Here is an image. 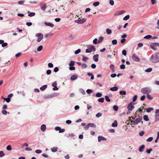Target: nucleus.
I'll use <instances>...</instances> for the list:
<instances>
[{
	"label": "nucleus",
	"instance_id": "obj_61",
	"mask_svg": "<svg viewBox=\"0 0 159 159\" xmlns=\"http://www.w3.org/2000/svg\"><path fill=\"white\" fill-rule=\"evenodd\" d=\"M97 41L98 39L97 38L95 39L93 41V43L94 44H97V43H98Z\"/></svg>",
	"mask_w": 159,
	"mask_h": 159
},
{
	"label": "nucleus",
	"instance_id": "obj_31",
	"mask_svg": "<svg viewBox=\"0 0 159 159\" xmlns=\"http://www.w3.org/2000/svg\"><path fill=\"white\" fill-rule=\"evenodd\" d=\"M104 100V98H99L98 99V101L99 102H103Z\"/></svg>",
	"mask_w": 159,
	"mask_h": 159
},
{
	"label": "nucleus",
	"instance_id": "obj_40",
	"mask_svg": "<svg viewBox=\"0 0 159 159\" xmlns=\"http://www.w3.org/2000/svg\"><path fill=\"white\" fill-rule=\"evenodd\" d=\"M152 37V35H146L144 37V39H149L150 38H151Z\"/></svg>",
	"mask_w": 159,
	"mask_h": 159
},
{
	"label": "nucleus",
	"instance_id": "obj_64",
	"mask_svg": "<svg viewBox=\"0 0 159 159\" xmlns=\"http://www.w3.org/2000/svg\"><path fill=\"white\" fill-rule=\"evenodd\" d=\"M144 132L143 131H142L141 132H140L139 133V135L140 136H142L144 134Z\"/></svg>",
	"mask_w": 159,
	"mask_h": 159
},
{
	"label": "nucleus",
	"instance_id": "obj_35",
	"mask_svg": "<svg viewBox=\"0 0 159 159\" xmlns=\"http://www.w3.org/2000/svg\"><path fill=\"white\" fill-rule=\"evenodd\" d=\"M43 46L42 45H41L38 47V48H37V50L38 51H40L43 49Z\"/></svg>",
	"mask_w": 159,
	"mask_h": 159
},
{
	"label": "nucleus",
	"instance_id": "obj_55",
	"mask_svg": "<svg viewBox=\"0 0 159 159\" xmlns=\"http://www.w3.org/2000/svg\"><path fill=\"white\" fill-rule=\"evenodd\" d=\"M125 66L124 64H121L120 66V68L121 69H125Z\"/></svg>",
	"mask_w": 159,
	"mask_h": 159
},
{
	"label": "nucleus",
	"instance_id": "obj_7",
	"mask_svg": "<svg viewBox=\"0 0 159 159\" xmlns=\"http://www.w3.org/2000/svg\"><path fill=\"white\" fill-rule=\"evenodd\" d=\"M40 6L41 9L43 11L45 10L47 7L46 4L43 2L40 3Z\"/></svg>",
	"mask_w": 159,
	"mask_h": 159
},
{
	"label": "nucleus",
	"instance_id": "obj_38",
	"mask_svg": "<svg viewBox=\"0 0 159 159\" xmlns=\"http://www.w3.org/2000/svg\"><path fill=\"white\" fill-rule=\"evenodd\" d=\"M129 15H127L125 16L124 17L123 20H126L129 19Z\"/></svg>",
	"mask_w": 159,
	"mask_h": 159
},
{
	"label": "nucleus",
	"instance_id": "obj_51",
	"mask_svg": "<svg viewBox=\"0 0 159 159\" xmlns=\"http://www.w3.org/2000/svg\"><path fill=\"white\" fill-rule=\"evenodd\" d=\"M93 92V90L91 89H88L86 90V92L88 94L91 93H92Z\"/></svg>",
	"mask_w": 159,
	"mask_h": 159
},
{
	"label": "nucleus",
	"instance_id": "obj_1",
	"mask_svg": "<svg viewBox=\"0 0 159 159\" xmlns=\"http://www.w3.org/2000/svg\"><path fill=\"white\" fill-rule=\"evenodd\" d=\"M149 60L152 63H156L159 62V52H156L151 56Z\"/></svg>",
	"mask_w": 159,
	"mask_h": 159
},
{
	"label": "nucleus",
	"instance_id": "obj_47",
	"mask_svg": "<svg viewBox=\"0 0 159 159\" xmlns=\"http://www.w3.org/2000/svg\"><path fill=\"white\" fill-rule=\"evenodd\" d=\"M122 54L125 56H126L127 54V52L124 49L122 50Z\"/></svg>",
	"mask_w": 159,
	"mask_h": 159
},
{
	"label": "nucleus",
	"instance_id": "obj_46",
	"mask_svg": "<svg viewBox=\"0 0 159 159\" xmlns=\"http://www.w3.org/2000/svg\"><path fill=\"white\" fill-rule=\"evenodd\" d=\"M137 95H135L133 98V102H135L137 99Z\"/></svg>",
	"mask_w": 159,
	"mask_h": 159
},
{
	"label": "nucleus",
	"instance_id": "obj_16",
	"mask_svg": "<svg viewBox=\"0 0 159 159\" xmlns=\"http://www.w3.org/2000/svg\"><path fill=\"white\" fill-rule=\"evenodd\" d=\"M46 129V126L45 125L43 124L41 126V129L43 132H44Z\"/></svg>",
	"mask_w": 159,
	"mask_h": 159
},
{
	"label": "nucleus",
	"instance_id": "obj_50",
	"mask_svg": "<svg viewBox=\"0 0 159 159\" xmlns=\"http://www.w3.org/2000/svg\"><path fill=\"white\" fill-rule=\"evenodd\" d=\"M5 155L3 151H0V157H2Z\"/></svg>",
	"mask_w": 159,
	"mask_h": 159
},
{
	"label": "nucleus",
	"instance_id": "obj_21",
	"mask_svg": "<svg viewBox=\"0 0 159 159\" xmlns=\"http://www.w3.org/2000/svg\"><path fill=\"white\" fill-rule=\"evenodd\" d=\"M28 13H29L28 14V16L30 17L33 16L35 15V13L34 12H30L29 11H28Z\"/></svg>",
	"mask_w": 159,
	"mask_h": 159
},
{
	"label": "nucleus",
	"instance_id": "obj_45",
	"mask_svg": "<svg viewBox=\"0 0 159 159\" xmlns=\"http://www.w3.org/2000/svg\"><path fill=\"white\" fill-rule=\"evenodd\" d=\"M102 96V94L100 93H98L96 94V96L97 97H100Z\"/></svg>",
	"mask_w": 159,
	"mask_h": 159
},
{
	"label": "nucleus",
	"instance_id": "obj_18",
	"mask_svg": "<svg viewBox=\"0 0 159 159\" xmlns=\"http://www.w3.org/2000/svg\"><path fill=\"white\" fill-rule=\"evenodd\" d=\"M104 38L102 36L99 37V39L98 41V43L99 44L101 43L103 41Z\"/></svg>",
	"mask_w": 159,
	"mask_h": 159
},
{
	"label": "nucleus",
	"instance_id": "obj_44",
	"mask_svg": "<svg viewBox=\"0 0 159 159\" xmlns=\"http://www.w3.org/2000/svg\"><path fill=\"white\" fill-rule=\"evenodd\" d=\"M125 12V11H124V10H121V11H118V14L120 15L124 13Z\"/></svg>",
	"mask_w": 159,
	"mask_h": 159
},
{
	"label": "nucleus",
	"instance_id": "obj_12",
	"mask_svg": "<svg viewBox=\"0 0 159 159\" xmlns=\"http://www.w3.org/2000/svg\"><path fill=\"white\" fill-rule=\"evenodd\" d=\"M89 48L92 52H95L96 51V48L93 45H90L88 46Z\"/></svg>",
	"mask_w": 159,
	"mask_h": 159
},
{
	"label": "nucleus",
	"instance_id": "obj_49",
	"mask_svg": "<svg viewBox=\"0 0 159 159\" xmlns=\"http://www.w3.org/2000/svg\"><path fill=\"white\" fill-rule=\"evenodd\" d=\"M75 135L73 133H71L70 134H69L67 137L69 138L70 137H74Z\"/></svg>",
	"mask_w": 159,
	"mask_h": 159
},
{
	"label": "nucleus",
	"instance_id": "obj_27",
	"mask_svg": "<svg viewBox=\"0 0 159 159\" xmlns=\"http://www.w3.org/2000/svg\"><path fill=\"white\" fill-rule=\"evenodd\" d=\"M119 93L120 95H126V93L125 91H121L119 92Z\"/></svg>",
	"mask_w": 159,
	"mask_h": 159
},
{
	"label": "nucleus",
	"instance_id": "obj_52",
	"mask_svg": "<svg viewBox=\"0 0 159 159\" xmlns=\"http://www.w3.org/2000/svg\"><path fill=\"white\" fill-rule=\"evenodd\" d=\"M102 114L100 112L97 113L96 115V116L98 118L102 116Z\"/></svg>",
	"mask_w": 159,
	"mask_h": 159
},
{
	"label": "nucleus",
	"instance_id": "obj_13",
	"mask_svg": "<svg viewBox=\"0 0 159 159\" xmlns=\"http://www.w3.org/2000/svg\"><path fill=\"white\" fill-rule=\"evenodd\" d=\"M44 24L46 25L49 26L51 27H53L54 26V24L50 22H45Z\"/></svg>",
	"mask_w": 159,
	"mask_h": 159
},
{
	"label": "nucleus",
	"instance_id": "obj_36",
	"mask_svg": "<svg viewBox=\"0 0 159 159\" xmlns=\"http://www.w3.org/2000/svg\"><path fill=\"white\" fill-rule=\"evenodd\" d=\"M153 110V108L152 107H149L146 109V111L148 112H150L151 111Z\"/></svg>",
	"mask_w": 159,
	"mask_h": 159
},
{
	"label": "nucleus",
	"instance_id": "obj_19",
	"mask_svg": "<svg viewBox=\"0 0 159 159\" xmlns=\"http://www.w3.org/2000/svg\"><path fill=\"white\" fill-rule=\"evenodd\" d=\"M117 122L116 120H115L112 124V126L114 127H117Z\"/></svg>",
	"mask_w": 159,
	"mask_h": 159
},
{
	"label": "nucleus",
	"instance_id": "obj_60",
	"mask_svg": "<svg viewBox=\"0 0 159 159\" xmlns=\"http://www.w3.org/2000/svg\"><path fill=\"white\" fill-rule=\"evenodd\" d=\"M48 66L49 68H52L53 66V64L51 63H49L48 64Z\"/></svg>",
	"mask_w": 159,
	"mask_h": 159
},
{
	"label": "nucleus",
	"instance_id": "obj_4",
	"mask_svg": "<svg viewBox=\"0 0 159 159\" xmlns=\"http://www.w3.org/2000/svg\"><path fill=\"white\" fill-rule=\"evenodd\" d=\"M86 20V19L85 18H84L80 19V18H79L78 20H75V22L79 24H82L85 22Z\"/></svg>",
	"mask_w": 159,
	"mask_h": 159
},
{
	"label": "nucleus",
	"instance_id": "obj_54",
	"mask_svg": "<svg viewBox=\"0 0 159 159\" xmlns=\"http://www.w3.org/2000/svg\"><path fill=\"white\" fill-rule=\"evenodd\" d=\"M81 52V50L80 49H78L75 51V54H77L80 53Z\"/></svg>",
	"mask_w": 159,
	"mask_h": 159
},
{
	"label": "nucleus",
	"instance_id": "obj_25",
	"mask_svg": "<svg viewBox=\"0 0 159 159\" xmlns=\"http://www.w3.org/2000/svg\"><path fill=\"white\" fill-rule=\"evenodd\" d=\"M118 89L116 87H114L110 88V90L113 91H116L118 90Z\"/></svg>",
	"mask_w": 159,
	"mask_h": 159
},
{
	"label": "nucleus",
	"instance_id": "obj_24",
	"mask_svg": "<svg viewBox=\"0 0 159 159\" xmlns=\"http://www.w3.org/2000/svg\"><path fill=\"white\" fill-rule=\"evenodd\" d=\"M106 32L108 34H110L112 33V30H111L107 28L106 30Z\"/></svg>",
	"mask_w": 159,
	"mask_h": 159
},
{
	"label": "nucleus",
	"instance_id": "obj_58",
	"mask_svg": "<svg viewBox=\"0 0 159 159\" xmlns=\"http://www.w3.org/2000/svg\"><path fill=\"white\" fill-rule=\"evenodd\" d=\"M147 97L148 99L150 100H152L153 99V97H151L149 94H147Z\"/></svg>",
	"mask_w": 159,
	"mask_h": 159
},
{
	"label": "nucleus",
	"instance_id": "obj_57",
	"mask_svg": "<svg viewBox=\"0 0 159 159\" xmlns=\"http://www.w3.org/2000/svg\"><path fill=\"white\" fill-rule=\"evenodd\" d=\"M152 150V148H151L149 149H147L146 150V152L148 154H150Z\"/></svg>",
	"mask_w": 159,
	"mask_h": 159
},
{
	"label": "nucleus",
	"instance_id": "obj_2",
	"mask_svg": "<svg viewBox=\"0 0 159 159\" xmlns=\"http://www.w3.org/2000/svg\"><path fill=\"white\" fill-rule=\"evenodd\" d=\"M151 89L150 88H145L142 89H141V92L143 94H148L151 92Z\"/></svg>",
	"mask_w": 159,
	"mask_h": 159
},
{
	"label": "nucleus",
	"instance_id": "obj_43",
	"mask_svg": "<svg viewBox=\"0 0 159 159\" xmlns=\"http://www.w3.org/2000/svg\"><path fill=\"white\" fill-rule=\"evenodd\" d=\"M112 43L113 45H116L117 43V41L116 39H114L112 40Z\"/></svg>",
	"mask_w": 159,
	"mask_h": 159
},
{
	"label": "nucleus",
	"instance_id": "obj_41",
	"mask_svg": "<svg viewBox=\"0 0 159 159\" xmlns=\"http://www.w3.org/2000/svg\"><path fill=\"white\" fill-rule=\"evenodd\" d=\"M105 100L107 102H110L111 101L109 97L107 96H105Z\"/></svg>",
	"mask_w": 159,
	"mask_h": 159
},
{
	"label": "nucleus",
	"instance_id": "obj_10",
	"mask_svg": "<svg viewBox=\"0 0 159 159\" xmlns=\"http://www.w3.org/2000/svg\"><path fill=\"white\" fill-rule=\"evenodd\" d=\"M132 58L133 60L135 61L139 62L140 59L138 57L136 56L135 54H134L132 56Z\"/></svg>",
	"mask_w": 159,
	"mask_h": 159
},
{
	"label": "nucleus",
	"instance_id": "obj_56",
	"mask_svg": "<svg viewBox=\"0 0 159 159\" xmlns=\"http://www.w3.org/2000/svg\"><path fill=\"white\" fill-rule=\"evenodd\" d=\"M113 108L115 111H117L118 110V107L116 105H114L113 106Z\"/></svg>",
	"mask_w": 159,
	"mask_h": 159
},
{
	"label": "nucleus",
	"instance_id": "obj_14",
	"mask_svg": "<svg viewBox=\"0 0 159 159\" xmlns=\"http://www.w3.org/2000/svg\"><path fill=\"white\" fill-rule=\"evenodd\" d=\"M98 54H96L94 55L93 57V60L96 62H97L98 61Z\"/></svg>",
	"mask_w": 159,
	"mask_h": 159
},
{
	"label": "nucleus",
	"instance_id": "obj_6",
	"mask_svg": "<svg viewBox=\"0 0 159 159\" xmlns=\"http://www.w3.org/2000/svg\"><path fill=\"white\" fill-rule=\"evenodd\" d=\"M134 103L132 102H130L128 105L127 108L129 111H131L134 108V107L133 105Z\"/></svg>",
	"mask_w": 159,
	"mask_h": 159
},
{
	"label": "nucleus",
	"instance_id": "obj_26",
	"mask_svg": "<svg viewBox=\"0 0 159 159\" xmlns=\"http://www.w3.org/2000/svg\"><path fill=\"white\" fill-rule=\"evenodd\" d=\"M58 148L57 147H53L51 148L52 152H56L57 151Z\"/></svg>",
	"mask_w": 159,
	"mask_h": 159
},
{
	"label": "nucleus",
	"instance_id": "obj_63",
	"mask_svg": "<svg viewBox=\"0 0 159 159\" xmlns=\"http://www.w3.org/2000/svg\"><path fill=\"white\" fill-rule=\"evenodd\" d=\"M61 129V128L60 127H59V126H57V127H56L55 128V130H56V131H59V130H60V129Z\"/></svg>",
	"mask_w": 159,
	"mask_h": 159
},
{
	"label": "nucleus",
	"instance_id": "obj_20",
	"mask_svg": "<svg viewBox=\"0 0 159 159\" xmlns=\"http://www.w3.org/2000/svg\"><path fill=\"white\" fill-rule=\"evenodd\" d=\"M77 79V76L75 75H73L70 77V80H76Z\"/></svg>",
	"mask_w": 159,
	"mask_h": 159
},
{
	"label": "nucleus",
	"instance_id": "obj_59",
	"mask_svg": "<svg viewBox=\"0 0 159 159\" xmlns=\"http://www.w3.org/2000/svg\"><path fill=\"white\" fill-rule=\"evenodd\" d=\"M42 152V151L40 149L36 150L35 151V152L37 153H40Z\"/></svg>",
	"mask_w": 159,
	"mask_h": 159
},
{
	"label": "nucleus",
	"instance_id": "obj_11",
	"mask_svg": "<svg viewBox=\"0 0 159 159\" xmlns=\"http://www.w3.org/2000/svg\"><path fill=\"white\" fill-rule=\"evenodd\" d=\"M102 140L106 141L107 139L105 137L101 136H99L98 137V141L99 142H101Z\"/></svg>",
	"mask_w": 159,
	"mask_h": 159
},
{
	"label": "nucleus",
	"instance_id": "obj_29",
	"mask_svg": "<svg viewBox=\"0 0 159 159\" xmlns=\"http://www.w3.org/2000/svg\"><path fill=\"white\" fill-rule=\"evenodd\" d=\"M75 64V62L74 61H70V63L69 64V65L70 66H73Z\"/></svg>",
	"mask_w": 159,
	"mask_h": 159
},
{
	"label": "nucleus",
	"instance_id": "obj_22",
	"mask_svg": "<svg viewBox=\"0 0 159 159\" xmlns=\"http://www.w3.org/2000/svg\"><path fill=\"white\" fill-rule=\"evenodd\" d=\"M87 75L89 76H91V80H93L94 79V75L92 73L90 72H88L87 73Z\"/></svg>",
	"mask_w": 159,
	"mask_h": 159
},
{
	"label": "nucleus",
	"instance_id": "obj_17",
	"mask_svg": "<svg viewBox=\"0 0 159 159\" xmlns=\"http://www.w3.org/2000/svg\"><path fill=\"white\" fill-rule=\"evenodd\" d=\"M54 97L53 95H48L44 96H43V98H52Z\"/></svg>",
	"mask_w": 159,
	"mask_h": 159
},
{
	"label": "nucleus",
	"instance_id": "obj_32",
	"mask_svg": "<svg viewBox=\"0 0 159 159\" xmlns=\"http://www.w3.org/2000/svg\"><path fill=\"white\" fill-rule=\"evenodd\" d=\"M99 4V2L98 1L95 2L93 3V5L95 7H97Z\"/></svg>",
	"mask_w": 159,
	"mask_h": 159
},
{
	"label": "nucleus",
	"instance_id": "obj_15",
	"mask_svg": "<svg viewBox=\"0 0 159 159\" xmlns=\"http://www.w3.org/2000/svg\"><path fill=\"white\" fill-rule=\"evenodd\" d=\"M145 147V146L144 145H142L139 148V151L140 152H142L143 151V150Z\"/></svg>",
	"mask_w": 159,
	"mask_h": 159
},
{
	"label": "nucleus",
	"instance_id": "obj_5",
	"mask_svg": "<svg viewBox=\"0 0 159 159\" xmlns=\"http://www.w3.org/2000/svg\"><path fill=\"white\" fill-rule=\"evenodd\" d=\"M35 36L38 37V39L37 40V41L38 42H40L42 39L43 38V35L42 34L38 33L36 34Z\"/></svg>",
	"mask_w": 159,
	"mask_h": 159
},
{
	"label": "nucleus",
	"instance_id": "obj_37",
	"mask_svg": "<svg viewBox=\"0 0 159 159\" xmlns=\"http://www.w3.org/2000/svg\"><path fill=\"white\" fill-rule=\"evenodd\" d=\"M87 67V65L85 63L82 64L81 65V68L82 69H84L86 68Z\"/></svg>",
	"mask_w": 159,
	"mask_h": 159
},
{
	"label": "nucleus",
	"instance_id": "obj_30",
	"mask_svg": "<svg viewBox=\"0 0 159 159\" xmlns=\"http://www.w3.org/2000/svg\"><path fill=\"white\" fill-rule=\"evenodd\" d=\"M89 126L93 128H95L96 127V125L93 123H90L89 124Z\"/></svg>",
	"mask_w": 159,
	"mask_h": 159
},
{
	"label": "nucleus",
	"instance_id": "obj_9",
	"mask_svg": "<svg viewBox=\"0 0 159 159\" xmlns=\"http://www.w3.org/2000/svg\"><path fill=\"white\" fill-rule=\"evenodd\" d=\"M157 43H152L150 44L151 48L153 50H156L157 49Z\"/></svg>",
	"mask_w": 159,
	"mask_h": 159
},
{
	"label": "nucleus",
	"instance_id": "obj_48",
	"mask_svg": "<svg viewBox=\"0 0 159 159\" xmlns=\"http://www.w3.org/2000/svg\"><path fill=\"white\" fill-rule=\"evenodd\" d=\"M153 138L152 137H149L147 139V141L149 142H151L152 141V140H153Z\"/></svg>",
	"mask_w": 159,
	"mask_h": 159
},
{
	"label": "nucleus",
	"instance_id": "obj_28",
	"mask_svg": "<svg viewBox=\"0 0 159 159\" xmlns=\"http://www.w3.org/2000/svg\"><path fill=\"white\" fill-rule=\"evenodd\" d=\"M143 119L146 121H148L149 120L148 116L146 115H144L143 117Z\"/></svg>",
	"mask_w": 159,
	"mask_h": 159
},
{
	"label": "nucleus",
	"instance_id": "obj_8",
	"mask_svg": "<svg viewBox=\"0 0 159 159\" xmlns=\"http://www.w3.org/2000/svg\"><path fill=\"white\" fill-rule=\"evenodd\" d=\"M155 119L156 121L159 120V109H157L155 111Z\"/></svg>",
	"mask_w": 159,
	"mask_h": 159
},
{
	"label": "nucleus",
	"instance_id": "obj_42",
	"mask_svg": "<svg viewBox=\"0 0 159 159\" xmlns=\"http://www.w3.org/2000/svg\"><path fill=\"white\" fill-rule=\"evenodd\" d=\"M25 2V0L20 1L18 2V3L19 5H23Z\"/></svg>",
	"mask_w": 159,
	"mask_h": 159
},
{
	"label": "nucleus",
	"instance_id": "obj_34",
	"mask_svg": "<svg viewBox=\"0 0 159 159\" xmlns=\"http://www.w3.org/2000/svg\"><path fill=\"white\" fill-rule=\"evenodd\" d=\"M80 92L83 95H84L86 94L85 91L83 89H80Z\"/></svg>",
	"mask_w": 159,
	"mask_h": 159
},
{
	"label": "nucleus",
	"instance_id": "obj_62",
	"mask_svg": "<svg viewBox=\"0 0 159 159\" xmlns=\"http://www.w3.org/2000/svg\"><path fill=\"white\" fill-rule=\"evenodd\" d=\"M85 52L86 53H90L92 52V51L89 48H88L86 50Z\"/></svg>",
	"mask_w": 159,
	"mask_h": 159
},
{
	"label": "nucleus",
	"instance_id": "obj_39",
	"mask_svg": "<svg viewBox=\"0 0 159 159\" xmlns=\"http://www.w3.org/2000/svg\"><path fill=\"white\" fill-rule=\"evenodd\" d=\"M152 68H149L146 69L145 71L147 72H150L152 70Z\"/></svg>",
	"mask_w": 159,
	"mask_h": 159
},
{
	"label": "nucleus",
	"instance_id": "obj_53",
	"mask_svg": "<svg viewBox=\"0 0 159 159\" xmlns=\"http://www.w3.org/2000/svg\"><path fill=\"white\" fill-rule=\"evenodd\" d=\"M6 149L8 151L11 150L12 149L11 146L10 145H8L6 148Z\"/></svg>",
	"mask_w": 159,
	"mask_h": 159
},
{
	"label": "nucleus",
	"instance_id": "obj_3",
	"mask_svg": "<svg viewBox=\"0 0 159 159\" xmlns=\"http://www.w3.org/2000/svg\"><path fill=\"white\" fill-rule=\"evenodd\" d=\"M142 120V116H140L139 117L136 118L134 121V123L132 124V125H136L139 123Z\"/></svg>",
	"mask_w": 159,
	"mask_h": 159
},
{
	"label": "nucleus",
	"instance_id": "obj_33",
	"mask_svg": "<svg viewBox=\"0 0 159 159\" xmlns=\"http://www.w3.org/2000/svg\"><path fill=\"white\" fill-rule=\"evenodd\" d=\"M82 61H86L88 59V58L85 57L83 55L82 56Z\"/></svg>",
	"mask_w": 159,
	"mask_h": 159
},
{
	"label": "nucleus",
	"instance_id": "obj_23",
	"mask_svg": "<svg viewBox=\"0 0 159 159\" xmlns=\"http://www.w3.org/2000/svg\"><path fill=\"white\" fill-rule=\"evenodd\" d=\"M47 87V85H43L40 88V89L41 91H43L46 89Z\"/></svg>",
	"mask_w": 159,
	"mask_h": 159
}]
</instances>
